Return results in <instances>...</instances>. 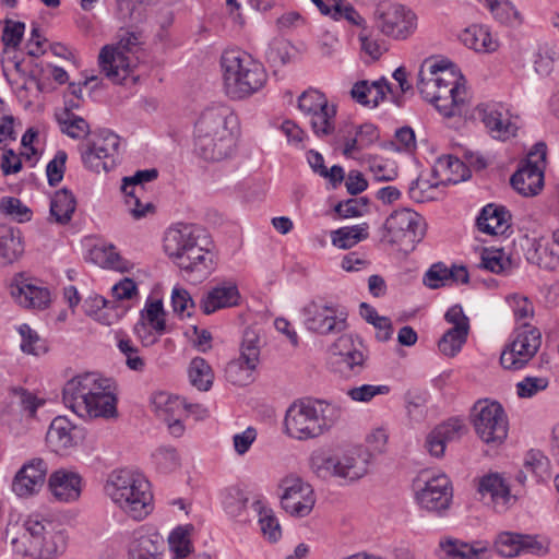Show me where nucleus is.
I'll use <instances>...</instances> for the list:
<instances>
[{"mask_svg":"<svg viewBox=\"0 0 559 559\" xmlns=\"http://www.w3.org/2000/svg\"><path fill=\"white\" fill-rule=\"evenodd\" d=\"M417 88L447 118L461 116L469 103L463 75L445 60H426L418 72Z\"/></svg>","mask_w":559,"mask_h":559,"instance_id":"obj_1","label":"nucleus"},{"mask_svg":"<svg viewBox=\"0 0 559 559\" xmlns=\"http://www.w3.org/2000/svg\"><path fill=\"white\" fill-rule=\"evenodd\" d=\"M64 405L80 417L112 419L118 417L117 397L110 380L86 372L67 381L62 390Z\"/></svg>","mask_w":559,"mask_h":559,"instance_id":"obj_2","label":"nucleus"},{"mask_svg":"<svg viewBox=\"0 0 559 559\" xmlns=\"http://www.w3.org/2000/svg\"><path fill=\"white\" fill-rule=\"evenodd\" d=\"M237 118L225 105L204 109L194 126L195 153L207 162L228 158L235 148Z\"/></svg>","mask_w":559,"mask_h":559,"instance_id":"obj_3","label":"nucleus"},{"mask_svg":"<svg viewBox=\"0 0 559 559\" xmlns=\"http://www.w3.org/2000/svg\"><path fill=\"white\" fill-rule=\"evenodd\" d=\"M104 488L111 501L134 520H143L153 510L150 483L138 471L132 468L112 471Z\"/></svg>","mask_w":559,"mask_h":559,"instance_id":"obj_4","label":"nucleus"},{"mask_svg":"<svg viewBox=\"0 0 559 559\" xmlns=\"http://www.w3.org/2000/svg\"><path fill=\"white\" fill-rule=\"evenodd\" d=\"M338 417L340 409L323 400L295 401L285 414V432L300 441L314 439L326 432Z\"/></svg>","mask_w":559,"mask_h":559,"instance_id":"obj_5","label":"nucleus"},{"mask_svg":"<svg viewBox=\"0 0 559 559\" xmlns=\"http://www.w3.org/2000/svg\"><path fill=\"white\" fill-rule=\"evenodd\" d=\"M221 67L225 93L231 99H245L253 95L267 81L263 64L242 50L224 51Z\"/></svg>","mask_w":559,"mask_h":559,"instance_id":"obj_6","label":"nucleus"},{"mask_svg":"<svg viewBox=\"0 0 559 559\" xmlns=\"http://www.w3.org/2000/svg\"><path fill=\"white\" fill-rule=\"evenodd\" d=\"M369 461L367 451L355 448L336 454L314 453L310 467L322 479L335 477L352 483L367 475Z\"/></svg>","mask_w":559,"mask_h":559,"instance_id":"obj_7","label":"nucleus"},{"mask_svg":"<svg viewBox=\"0 0 559 559\" xmlns=\"http://www.w3.org/2000/svg\"><path fill=\"white\" fill-rule=\"evenodd\" d=\"M142 32L123 27L118 33V43L106 45L98 56L102 72L115 84H121L130 74L132 60L130 52L141 44Z\"/></svg>","mask_w":559,"mask_h":559,"instance_id":"obj_8","label":"nucleus"},{"mask_svg":"<svg viewBox=\"0 0 559 559\" xmlns=\"http://www.w3.org/2000/svg\"><path fill=\"white\" fill-rule=\"evenodd\" d=\"M34 538L31 548L35 559H52L67 548L68 536L63 525L56 519L39 513L31 514L23 523Z\"/></svg>","mask_w":559,"mask_h":559,"instance_id":"obj_9","label":"nucleus"},{"mask_svg":"<svg viewBox=\"0 0 559 559\" xmlns=\"http://www.w3.org/2000/svg\"><path fill=\"white\" fill-rule=\"evenodd\" d=\"M425 235L423 217L411 209L394 211L384 222L382 241L397 246L404 252L413 251Z\"/></svg>","mask_w":559,"mask_h":559,"instance_id":"obj_10","label":"nucleus"},{"mask_svg":"<svg viewBox=\"0 0 559 559\" xmlns=\"http://www.w3.org/2000/svg\"><path fill=\"white\" fill-rule=\"evenodd\" d=\"M472 424L485 443L500 444L508 436L509 423L503 407L498 402L477 401L472 408Z\"/></svg>","mask_w":559,"mask_h":559,"instance_id":"obj_11","label":"nucleus"},{"mask_svg":"<svg viewBox=\"0 0 559 559\" xmlns=\"http://www.w3.org/2000/svg\"><path fill=\"white\" fill-rule=\"evenodd\" d=\"M120 139L109 130H102L81 146L84 166L97 174L108 173L116 166Z\"/></svg>","mask_w":559,"mask_h":559,"instance_id":"obj_12","label":"nucleus"},{"mask_svg":"<svg viewBox=\"0 0 559 559\" xmlns=\"http://www.w3.org/2000/svg\"><path fill=\"white\" fill-rule=\"evenodd\" d=\"M261 341L259 334L247 329L240 344V356L230 360L225 368L228 382L245 386L253 381V372L260 362Z\"/></svg>","mask_w":559,"mask_h":559,"instance_id":"obj_13","label":"nucleus"},{"mask_svg":"<svg viewBox=\"0 0 559 559\" xmlns=\"http://www.w3.org/2000/svg\"><path fill=\"white\" fill-rule=\"evenodd\" d=\"M418 504L431 512L447 510L452 501L453 491L449 477L444 474L430 475L423 472L414 481Z\"/></svg>","mask_w":559,"mask_h":559,"instance_id":"obj_14","label":"nucleus"},{"mask_svg":"<svg viewBox=\"0 0 559 559\" xmlns=\"http://www.w3.org/2000/svg\"><path fill=\"white\" fill-rule=\"evenodd\" d=\"M281 489V506L294 518H305L312 511L316 495L310 484L297 475L285 476L278 485Z\"/></svg>","mask_w":559,"mask_h":559,"instance_id":"obj_15","label":"nucleus"},{"mask_svg":"<svg viewBox=\"0 0 559 559\" xmlns=\"http://www.w3.org/2000/svg\"><path fill=\"white\" fill-rule=\"evenodd\" d=\"M308 331L319 335L342 333L347 329V314L330 304L309 302L304 309Z\"/></svg>","mask_w":559,"mask_h":559,"instance_id":"obj_16","label":"nucleus"},{"mask_svg":"<svg viewBox=\"0 0 559 559\" xmlns=\"http://www.w3.org/2000/svg\"><path fill=\"white\" fill-rule=\"evenodd\" d=\"M546 158V145L537 143L534 151L528 154L527 159L512 175V187L524 197L536 195L544 185L543 164Z\"/></svg>","mask_w":559,"mask_h":559,"instance_id":"obj_17","label":"nucleus"},{"mask_svg":"<svg viewBox=\"0 0 559 559\" xmlns=\"http://www.w3.org/2000/svg\"><path fill=\"white\" fill-rule=\"evenodd\" d=\"M542 334L536 328L524 325L512 343L501 353L500 364L504 369L523 368L537 353Z\"/></svg>","mask_w":559,"mask_h":559,"instance_id":"obj_18","label":"nucleus"},{"mask_svg":"<svg viewBox=\"0 0 559 559\" xmlns=\"http://www.w3.org/2000/svg\"><path fill=\"white\" fill-rule=\"evenodd\" d=\"M211 240L205 229L185 254L180 255L176 265L187 274H195L199 278L206 277L215 265V254L210 249Z\"/></svg>","mask_w":559,"mask_h":559,"instance_id":"obj_19","label":"nucleus"},{"mask_svg":"<svg viewBox=\"0 0 559 559\" xmlns=\"http://www.w3.org/2000/svg\"><path fill=\"white\" fill-rule=\"evenodd\" d=\"M416 15L401 4H391L379 12L377 26L386 36L396 39L408 37L416 28Z\"/></svg>","mask_w":559,"mask_h":559,"instance_id":"obj_20","label":"nucleus"},{"mask_svg":"<svg viewBox=\"0 0 559 559\" xmlns=\"http://www.w3.org/2000/svg\"><path fill=\"white\" fill-rule=\"evenodd\" d=\"M85 438L83 428L72 424L64 416H57L46 433L47 445L57 454H68Z\"/></svg>","mask_w":559,"mask_h":559,"instance_id":"obj_21","label":"nucleus"},{"mask_svg":"<svg viewBox=\"0 0 559 559\" xmlns=\"http://www.w3.org/2000/svg\"><path fill=\"white\" fill-rule=\"evenodd\" d=\"M47 473L48 465L43 459L35 457L28 461L17 471L12 480L13 492L21 498L38 493L45 484Z\"/></svg>","mask_w":559,"mask_h":559,"instance_id":"obj_22","label":"nucleus"},{"mask_svg":"<svg viewBox=\"0 0 559 559\" xmlns=\"http://www.w3.org/2000/svg\"><path fill=\"white\" fill-rule=\"evenodd\" d=\"M203 228L194 224L178 223L170 226L164 236V250L176 263L202 235Z\"/></svg>","mask_w":559,"mask_h":559,"instance_id":"obj_23","label":"nucleus"},{"mask_svg":"<svg viewBox=\"0 0 559 559\" xmlns=\"http://www.w3.org/2000/svg\"><path fill=\"white\" fill-rule=\"evenodd\" d=\"M478 492L487 504H491L497 512H504L515 496L511 495L510 486L498 473H490L480 478Z\"/></svg>","mask_w":559,"mask_h":559,"instance_id":"obj_24","label":"nucleus"},{"mask_svg":"<svg viewBox=\"0 0 559 559\" xmlns=\"http://www.w3.org/2000/svg\"><path fill=\"white\" fill-rule=\"evenodd\" d=\"M495 547L498 554L507 558L519 556L522 552L535 555L547 552L535 537L512 532L500 533L496 538Z\"/></svg>","mask_w":559,"mask_h":559,"instance_id":"obj_25","label":"nucleus"},{"mask_svg":"<svg viewBox=\"0 0 559 559\" xmlns=\"http://www.w3.org/2000/svg\"><path fill=\"white\" fill-rule=\"evenodd\" d=\"M477 112L492 138L506 141L516 135L519 128L510 120L508 111L496 105H479Z\"/></svg>","mask_w":559,"mask_h":559,"instance_id":"obj_26","label":"nucleus"},{"mask_svg":"<svg viewBox=\"0 0 559 559\" xmlns=\"http://www.w3.org/2000/svg\"><path fill=\"white\" fill-rule=\"evenodd\" d=\"M240 293L233 281L217 283L200 300V308L205 314H211L223 308L235 307L239 304Z\"/></svg>","mask_w":559,"mask_h":559,"instance_id":"obj_27","label":"nucleus"},{"mask_svg":"<svg viewBox=\"0 0 559 559\" xmlns=\"http://www.w3.org/2000/svg\"><path fill=\"white\" fill-rule=\"evenodd\" d=\"M465 426L459 418H451L435 427L426 437L425 449L431 456L442 457L448 442L459 439Z\"/></svg>","mask_w":559,"mask_h":559,"instance_id":"obj_28","label":"nucleus"},{"mask_svg":"<svg viewBox=\"0 0 559 559\" xmlns=\"http://www.w3.org/2000/svg\"><path fill=\"white\" fill-rule=\"evenodd\" d=\"M81 477L79 474L66 469L53 472L48 480L52 496L62 502L79 499L81 495Z\"/></svg>","mask_w":559,"mask_h":559,"instance_id":"obj_29","label":"nucleus"},{"mask_svg":"<svg viewBox=\"0 0 559 559\" xmlns=\"http://www.w3.org/2000/svg\"><path fill=\"white\" fill-rule=\"evenodd\" d=\"M152 406L154 407L157 416L163 418L165 421L180 416L186 409L189 412H195L200 415L206 413V409L200 404H186L179 396H171L166 392H158L152 396Z\"/></svg>","mask_w":559,"mask_h":559,"instance_id":"obj_30","label":"nucleus"},{"mask_svg":"<svg viewBox=\"0 0 559 559\" xmlns=\"http://www.w3.org/2000/svg\"><path fill=\"white\" fill-rule=\"evenodd\" d=\"M391 92V84L384 78L373 82L361 80L353 85L350 96L362 106L376 107Z\"/></svg>","mask_w":559,"mask_h":559,"instance_id":"obj_31","label":"nucleus"},{"mask_svg":"<svg viewBox=\"0 0 559 559\" xmlns=\"http://www.w3.org/2000/svg\"><path fill=\"white\" fill-rule=\"evenodd\" d=\"M439 548L447 559H489V550L481 543L468 544L453 537L439 542Z\"/></svg>","mask_w":559,"mask_h":559,"instance_id":"obj_32","label":"nucleus"},{"mask_svg":"<svg viewBox=\"0 0 559 559\" xmlns=\"http://www.w3.org/2000/svg\"><path fill=\"white\" fill-rule=\"evenodd\" d=\"M511 214L504 206L487 204L480 211L476 224L481 233L488 235H502L510 227Z\"/></svg>","mask_w":559,"mask_h":559,"instance_id":"obj_33","label":"nucleus"},{"mask_svg":"<svg viewBox=\"0 0 559 559\" xmlns=\"http://www.w3.org/2000/svg\"><path fill=\"white\" fill-rule=\"evenodd\" d=\"M12 297L25 308L43 309L50 302V293L47 288L39 287L24 280L11 285Z\"/></svg>","mask_w":559,"mask_h":559,"instance_id":"obj_34","label":"nucleus"},{"mask_svg":"<svg viewBox=\"0 0 559 559\" xmlns=\"http://www.w3.org/2000/svg\"><path fill=\"white\" fill-rule=\"evenodd\" d=\"M23 252L24 246L20 231L8 225H0V265L13 263Z\"/></svg>","mask_w":559,"mask_h":559,"instance_id":"obj_35","label":"nucleus"},{"mask_svg":"<svg viewBox=\"0 0 559 559\" xmlns=\"http://www.w3.org/2000/svg\"><path fill=\"white\" fill-rule=\"evenodd\" d=\"M76 207L75 197L71 191L63 188L55 192L50 201V216L49 219L60 224H68Z\"/></svg>","mask_w":559,"mask_h":559,"instance_id":"obj_36","label":"nucleus"},{"mask_svg":"<svg viewBox=\"0 0 559 559\" xmlns=\"http://www.w3.org/2000/svg\"><path fill=\"white\" fill-rule=\"evenodd\" d=\"M164 542L158 536L141 535L129 546V559H163Z\"/></svg>","mask_w":559,"mask_h":559,"instance_id":"obj_37","label":"nucleus"},{"mask_svg":"<svg viewBox=\"0 0 559 559\" xmlns=\"http://www.w3.org/2000/svg\"><path fill=\"white\" fill-rule=\"evenodd\" d=\"M116 17L123 28H138L146 17V8L141 2L118 0Z\"/></svg>","mask_w":559,"mask_h":559,"instance_id":"obj_38","label":"nucleus"},{"mask_svg":"<svg viewBox=\"0 0 559 559\" xmlns=\"http://www.w3.org/2000/svg\"><path fill=\"white\" fill-rule=\"evenodd\" d=\"M368 225L341 227L331 233L332 243L340 249H349L359 241L368 238Z\"/></svg>","mask_w":559,"mask_h":559,"instance_id":"obj_39","label":"nucleus"},{"mask_svg":"<svg viewBox=\"0 0 559 559\" xmlns=\"http://www.w3.org/2000/svg\"><path fill=\"white\" fill-rule=\"evenodd\" d=\"M462 40L471 49L481 52L495 51L498 47L488 29L481 26H472L463 33Z\"/></svg>","mask_w":559,"mask_h":559,"instance_id":"obj_40","label":"nucleus"},{"mask_svg":"<svg viewBox=\"0 0 559 559\" xmlns=\"http://www.w3.org/2000/svg\"><path fill=\"white\" fill-rule=\"evenodd\" d=\"M60 130L72 139H82L90 133V124L82 117L68 110L56 114Z\"/></svg>","mask_w":559,"mask_h":559,"instance_id":"obj_41","label":"nucleus"},{"mask_svg":"<svg viewBox=\"0 0 559 559\" xmlns=\"http://www.w3.org/2000/svg\"><path fill=\"white\" fill-rule=\"evenodd\" d=\"M189 379L200 391H209L213 384L214 373L211 366L202 357H195L189 366Z\"/></svg>","mask_w":559,"mask_h":559,"instance_id":"obj_42","label":"nucleus"},{"mask_svg":"<svg viewBox=\"0 0 559 559\" xmlns=\"http://www.w3.org/2000/svg\"><path fill=\"white\" fill-rule=\"evenodd\" d=\"M336 107L326 104L322 110L310 115V124L317 136L331 135L335 129Z\"/></svg>","mask_w":559,"mask_h":559,"instance_id":"obj_43","label":"nucleus"},{"mask_svg":"<svg viewBox=\"0 0 559 559\" xmlns=\"http://www.w3.org/2000/svg\"><path fill=\"white\" fill-rule=\"evenodd\" d=\"M500 24L519 27L524 23V16L511 0H499L490 11Z\"/></svg>","mask_w":559,"mask_h":559,"instance_id":"obj_44","label":"nucleus"},{"mask_svg":"<svg viewBox=\"0 0 559 559\" xmlns=\"http://www.w3.org/2000/svg\"><path fill=\"white\" fill-rule=\"evenodd\" d=\"M464 170V164L457 157L452 155L439 157L433 167L435 174L440 176L442 181L453 183H456L464 178L463 175H460V173Z\"/></svg>","mask_w":559,"mask_h":559,"instance_id":"obj_45","label":"nucleus"},{"mask_svg":"<svg viewBox=\"0 0 559 559\" xmlns=\"http://www.w3.org/2000/svg\"><path fill=\"white\" fill-rule=\"evenodd\" d=\"M496 274L507 273L512 269V261L502 250L484 249L478 265Z\"/></svg>","mask_w":559,"mask_h":559,"instance_id":"obj_46","label":"nucleus"},{"mask_svg":"<svg viewBox=\"0 0 559 559\" xmlns=\"http://www.w3.org/2000/svg\"><path fill=\"white\" fill-rule=\"evenodd\" d=\"M141 329L150 325L158 335H162L166 330L165 312L162 300H155L148 304L142 311Z\"/></svg>","mask_w":559,"mask_h":559,"instance_id":"obj_47","label":"nucleus"},{"mask_svg":"<svg viewBox=\"0 0 559 559\" xmlns=\"http://www.w3.org/2000/svg\"><path fill=\"white\" fill-rule=\"evenodd\" d=\"M293 50L294 48L289 41L275 38L270 43L265 57L272 66H283L290 61Z\"/></svg>","mask_w":559,"mask_h":559,"instance_id":"obj_48","label":"nucleus"},{"mask_svg":"<svg viewBox=\"0 0 559 559\" xmlns=\"http://www.w3.org/2000/svg\"><path fill=\"white\" fill-rule=\"evenodd\" d=\"M122 192L126 195V204L135 219H140L147 213L153 212L154 206L151 202L143 205L140 201L141 194L144 193V187H132V189Z\"/></svg>","mask_w":559,"mask_h":559,"instance_id":"obj_49","label":"nucleus"},{"mask_svg":"<svg viewBox=\"0 0 559 559\" xmlns=\"http://www.w3.org/2000/svg\"><path fill=\"white\" fill-rule=\"evenodd\" d=\"M173 559H185L191 552V542L188 532L182 527L174 530L168 537Z\"/></svg>","mask_w":559,"mask_h":559,"instance_id":"obj_50","label":"nucleus"},{"mask_svg":"<svg viewBox=\"0 0 559 559\" xmlns=\"http://www.w3.org/2000/svg\"><path fill=\"white\" fill-rule=\"evenodd\" d=\"M19 333L22 337L21 349L24 353L39 355L47 350L45 342L34 330L31 329L29 325H20Z\"/></svg>","mask_w":559,"mask_h":559,"instance_id":"obj_51","label":"nucleus"},{"mask_svg":"<svg viewBox=\"0 0 559 559\" xmlns=\"http://www.w3.org/2000/svg\"><path fill=\"white\" fill-rule=\"evenodd\" d=\"M326 104L325 95L317 90L305 91L298 98V108L307 116L322 110Z\"/></svg>","mask_w":559,"mask_h":559,"instance_id":"obj_52","label":"nucleus"},{"mask_svg":"<svg viewBox=\"0 0 559 559\" xmlns=\"http://www.w3.org/2000/svg\"><path fill=\"white\" fill-rule=\"evenodd\" d=\"M468 333L462 331L453 332L449 329L438 342L439 350L449 357L455 356L467 340Z\"/></svg>","mask_w":559,"mask_h":559,"instance_id":"obj_53","label":"nucleus"},{"mask_svg":"<svg viewBox=\"0 0 559 559\" xmlns=\"http://www.w3.org/2000/svg\"><path fill=\"white\" fill-rule=\"evenodd\" d=\"M12 528L7 530V538L11 545L12 551L22 557H31L35 559V554L32 551V547L34 546V538L31 536L29 531L23 528V533L19 536H15L12 532Z\"/></svg>","mask_w":559,"mask_h":559,"instance_id":"obj_54","label":"nucleus"},{"mask_svg":"<svg viewBox=\"0 0 559 559\" xmlns=\"http://www.w3.org/2000/svg\"><path fill=\"white\" fill-rule=\"evenodd\" d=\"M451 271L442 262L432 264L425 273L424 284L431 288L437 289L443 287L450 282Z\"/></svg>","mask_w":559,"mask_h":559,"instance_id":"obj_55","label":"nucleus"},{"mask_svg":"<svg viewBox=\"0 0 559 559\" xmlns=\"http://www.w3.org/2000/svg\"><path fill=\"white\" fill-rule=\"evenodd\" d=\"M153 456L156 465L164 473L174 472L180 466V457L174 448L162 447Z\"/></svg>","mask_w":559,"mask_h":559,"instance_id":"obj_56","label":"nucleus"},{"mask_svg":"<svg viewBox=\"0 0 559 559\" xmlns=\"http://www.w3.org/2000/svg\"><path fill=\"white\" fill-rule=\"evenodd\" d=\"M171 305L174 311L180 317H191L195 308L194 301L189 292L181 287H175L171 293Z\"/></svg>","mask_w":559,"mask_h":559,"instance_id":"obj_57","label":"nucleus"},{"mask_svg":"<svg viewBox=\"0 0 559 559\" xmlns=\"http://www.w3.org/2000/svg\"><path fill=\"white\" fill-rule=\"evenodd\" d=\"M259 523L263 535L272 543L277 542L282 536L281 525L272 510L260 511Z\"/></svg>","mask_w":559,"mask_h":559,"instance_id":"obj_58","label":"nucleus"},{"mask_svg":"<svg viewBox=\"0 0 559 559\" xmlns=\"http://www.w3.org/2000/svg\"><path fill=\"white\" fill-rule=\"evenodd\" d=\"M118 348L126 356V364L129 369L134 371H142L144 369V360L139 356V349L133 345L131 340H119Z\"/></svg>","mask_w":559,"mask_h":559,"instance_id":"obj_59","label":"nucleus"},{"mask_svg":"<svg viewBox=\"0 0 559 559\" xmlns=\"http://www.w3.org/2000/svg\"><path fill=\"white\" fill-rule=\"evenodd\" d=\"M0 210L19 222L31 219V211L16 198H3L0 201Z\"/></svg>","mask_w":559,"mask_h":559,"instance_id":"obj_60","label":"nucleus"},{"mask_svg":"<svg viewBox=\"0 0 559 559\" xmlns=\"http://www.w3.org/2000/svg\"><path fill=\"white\" fill-rule=\"evenodd\" d=\"M66 162L67 153L64 151H58L55 157L48 163L46 167V174L48 183L50 186H56L62 180L66 169Z\"/></svg>","mask_w":559,"mask_h":559,"instance_id":"obj_61","label":"nucleus"},{"mask_svg":"<svg viewBox=\"0 0 559 559\" xmlns=\"http://www.w3.org/2000/svg\"><path fill=\"white\" fill-rule=\"evenodd\" d=\"M548 380L542 377H526L516 384L518 395L520 397H532L539 391L547 388Z\"/></svg>","mask_w":559,"mask_h":559,"instance_id":"obj_62","label":"nucleus"},{"mask_svg":"<svg viewBox=\"0 0 559 559\" xmlns=\"http://www.w3.org/2000/svg\"><path fill=\"white\" fill-rule=\"evenodd\" d=\"M25 29L22 22L5 21L2 32V41L7 47H17L21 43Z\"/></svg>","mask_w":559,"mask_h":559,"instance_id":"obj_63","label":"nucleus"},{"mask_svg":"<svg viewBox=\"0 0 559 559\" xmlns=\"http://www.w3.org/2000/svg\"><path fill=\"white\" fill-rule=\"evenodd\" d=\"M248 499L238 488H231L225 495L223 504L225 510L231 515H238L245 508Z\"/></svg>","mask_w":559,"mask_h":559,"instance_id":"obj_64","label":"nucleus"}]
</instances>
